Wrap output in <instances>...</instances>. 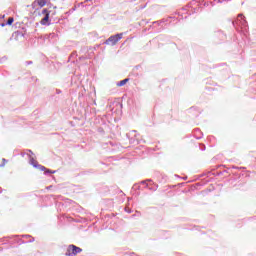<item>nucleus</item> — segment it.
Instances as JSON below:
<instances>
[{"mask_svg": "<svg viewBox=\"0 0 256 256\" xmlns=\"http://www.w3.org/2000/svg\"><path fill=\"white\" fill-rule=\"evenodd\" d=\"M82 251L83 249L72 244L68 246L66 256L79 255Z\"/></svg>", "mask_w": 256, "mask_h": 256, "instance_id": "2", "label": "nucleus"}, {"mask_svg": "<svg viewBox=\"0 0 256 256\" xmlns=\"http://www.w3.org/2000/svg\"><path fill=\"white\" fill-rule=\"evenodd\" d=\"M31 163H32L33 167H38V169H40V171H45V169H46L45 166L39 165L37 163V161H35V160H32Z\"/></svg>", "mask_w": 256, "mask_h": 256, "instance_id": "4", "label": "nucleus"}, {"mask_svg": "<svg viewBox=\"0 0 256 256\" xmlns=\"http://www.w3.org/2000/svg\"><path fill=\"white\" fill-rule=\"evenodd\" d=\"M13 21H15L13 17L8 18L7 25H13Z\"/></svg>", "mask_w": 256, "mask_h": 256, "instance_id": "7", "label": "nucleus"}, {"mask_svg": "<svg viewBox=\"0 0 256 256\" xmlns=\"http://www.w3.org/2000/svg\"><path fill=\"white\" fill-rule=\"evenodd\" d=\"M129 83V78H126L120 82L117 83V87H123V85H127Z\"/></svg>", "mask_w": 256, "mask_h": 256, "instance_id": "5", "label": "nucleus"}, {"mask_svg": "<svg viewBox=\"0 0 256 256\" xmlns=\"http://www.w3.org/2000/svg\"><path fill=\"white\" fill-rule=\"evenodd\" d=\"M121 39H123V33H120V34H116V35H113V36H110L105 44L106 45H117V43H119V41H121Z\"/></svg>", "mask_w": 256, "mask_h": 256, "instance_id": "1", "label": "nucleus"}, {"mask_svg": "<svg viewBox=\"0 0 256 256\" xmlns=\"http://www.w3.org/2000/svg\"><path fill=\"white\" fill-rule=\"evenodd\" d=\"M43 13H46L45 17L41 20V25H47V22L49 21V12L47 9L43 10Z\"/></svg>", "mask_w": 256, "mask_h": 256, "instance_id": "3", "label": "nucleus"}, {"mask_svg": "<svg viewBox=\"0 0 256 256\" xmlns=\"http://www.w3.org/2000/svg\"><path fill=\"white\" fill-rule=\"evenodd\" d=\"M38 5H39V7H45V5H47V1L46 0H38Z\"/></svg>", "mask_w": 256, "mask_h": 256, "instance_id": "6", "label": "nucleus"}]
</instances>
